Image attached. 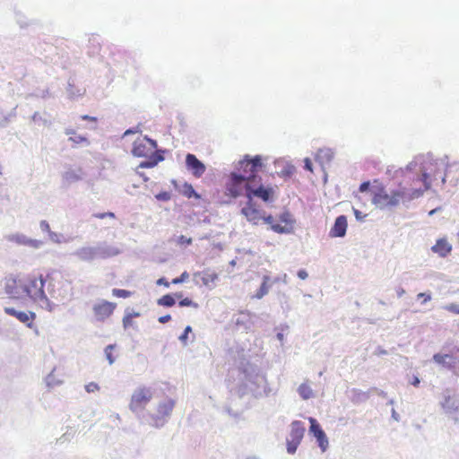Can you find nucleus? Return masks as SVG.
I'll use <instances>...</instances> for the list:
<instances>
[{
    "label": "nucleus",
    "mask_w": 459,
    "mask_h": 459,
    "mask_svg": "<svg viewBox=\"0 0 459 459\" xmlns=\"http://www.w3.org/2000/svg\"><path fill=\"white\" fill-rule=\"evenodd\" d=\"M262 221L267 224L270 225V229L276 232V233H279V234H282V233H288L289 232V229H287L286 226H281V223H276L274 221V219L272 215H267L265 216L264 213H263V219Z\"/></svg>",
    "instance_id": "nucleus-19"
},
{
    "label": "nucleus",
    "mask_w": 459,
    "mask_h": 459,
    "mask_svg": "<svg viewBox=\"0 0 459 459\" xmlns=\"http://www.w3.org/2000/svg\"><path fill=\"white\" fill-rule=\"evenodd\" d=\"M170 319H171L170 315H165L159 318V322L161 324H165V323L169 322Z\"/></svg>",
    "instance_id": "nucleus-46"
},
{
    "label": "nucleus",
    "mask_w": 459,
    "mask_h": 459,
    "mask_svg": "<svg viewBox=\"0 0 459 459\" xmlns=\"http://www.w3.org/2000/svg\"><path fill=\"white\" fill-rule=\"evenodd\" d=\"M298 276L299 278H300L301 280H305L307 278V273L305 271V270H299L298 272Z\"/></svg>",
    "instance_id": "nucleus-47"
},
{
    "label": "nucleus",
    "mask_w": 459,
    "mask_h": 459,
    "mask_svg": "<svg viewBox=\"0 0 459 459\" xmlns=\"http://www.w3.org/2000/svg\"><path fill=\"white\" fill-rule=\"evenodd\" d=\"M305 428L303 426V423L299 420H295L291 423V430H290V439L294 440L296 442H301L304 434H305Z\"/></svg>",
    "instance_id": "nucleus-17"
},
{
    "label": "nucleus",
    "mask_w": 459,
    "mask_h": 459,
    "mask_svg": "<svg viewBox=\"0 0 459 459\" xmlns=\"http://www.w3.org/2000/svg\"><path fill=\"white\" fill-rule=\"evenodd\" d=\"M191 331H192L191 326H189V325H188V326H186V327L185 328L184 333L180 335L179 340H180L181 342H186V340H187V335H188V333H189Z\"/></svg>",
    "instance_id": "nucleus-40"
},
{
    "label": "nucleus",
    "mask_w": 459,
    "mask_h": 459,
    "mask_svg": "<svg viewBox=\"0 0 459 459\" xmlns=\"http://www.w3.org/2000/svg\"><path fill=\"white\" fill-rule=\"evenodd\" d=\"M174 405L175 403L171 399H166L159 403L157 407V414L152 416V420L156 427L163 425L165 419L171 414Z\"/></svg>",
    "instance_id": "nucleus-10"
},
{
    "label": "nucleus",
    "mask_w": 459,
    "mask_h": 459,
    "mask_svg": "<svg viewBox=\"0 0 459 459\" xmlns=\"http://www.w3.org/2000/svg\"><path fill=\"white\" fill-rule=\"evenodd\" d=\"M4 312L9 316H14L28 327H31L33 325V322L36 318V314L34 312L17 311L13 307H4Z\"/></svg>",
    "instance_id": "nucleus-13"
},
{
    "label": "nucleus",
    "mask_w": 459,
    "mask_h": 459,
    "mask_svg": "<svg viewBox=\"0 0 459 459\" xmlns=\"http://www.w3.org/2000/svg\"><path fill=\"white\" fill-rule=\"evenodd\" d=\"M420 384V379L418 377L414 376L411 380V385L418 386Z\"/></svg>",
    "instance_id": "nucleus-51"
},
{
    "label": "nucleus",
    "mask_w": 459,
    "mask_h": 459,
    "mask_svg": "<svg viewBox=\"0 0 459 459\" xmlns=\"http://www.w3.org/2000/svg\"><path fill=\"white\" fill-rule=\"evenodd\" d=\"M67 134H70L69 141L74 144H89V141L86 137L76 134L74 131H67Z\"/></svg>",
    "instance_id": "nucleus-24"
},
{
    "label": "nucleus",
    "mask_w": 459,
    "mask_h": 459,
    "mask_svg": "<svg viewBox=\"0 0 459 459\" xmlns=\"http://www.w3.org/2000/svg\"><path fill=\"white\" fill-rule=\"evenodd\" d=\"M186 164L195 178H200L205 171V166L194 154L188 153L186 157Z\"/></svg>",
    "instance_id": "nucleus-14"
},
{
    "label": "nucleus",
    "mask_w": 459,
    "mask_h": 459,
    "mask_svg": "<svg viewBox=\"0 0 459 459\" xmlns=\"http://www.w3.org/2000/svg\"><path fill=\"white\" fill-rule=\"evenodd\" d=\"M369 187V182H364L362 183L360 186H359V191L360 192H364L366 190H368Z\"/></svg>",
    "instance_id": "nucleus-49"
},
{
    "label": "nucleus",
    "mask_w": 459,
    "mask_h": 459,
    "mask_svg": "<svg viewBox=\"0 0 459 459\" xmlns=\"http://www.w3.org/2000/svg\"><path fill=\"white\" fill-rule=\"evenodd\" d=\"M95 218L97 219H104V218H112L114 219L115 218V214L111 212H102V213H96L93 215Z\"/></svg>",
    "instance_id": "nucleus-39"
},
{
    "label": "nucleus",
    "mask_w": 459,
    "mask_h": 459,
    "mask_svg": "<svg viewBox=\"0 0 459 459\" xmlns=\"http://www.w3.org/2000/svg\"><path fill=\"white\" fill-rule=\"evenodd\" d=\"M133 325V314H126L123 318V325L125 328H128Z\"/></svg>",
    "instance_id": "nucleus-36"
},
{
    "label": "nucleus",
    "mask_w": 459,
    "mask_h": 459,
    "mask_svg": "<svg viewBox=\"0 0 459 459\" xmlns=\"http://www.w3.org/2000/svg\"><path fill=\"white\" fill-rule=\"evenodd\" d=\"M82 259H92L94 257V251L91 248L82 249L79 253Z\"/></svg>",
    "instance_id": "nucleus-30"
},
{
    "label": "nucleus",
    "mask_w": 459,
    "mask_h": 459,
    "mask_svg": "<svg viewBox=\"0 0 459 459\" xmlns=\"http://www.w3.org/2000/svg\"><path fill=\"white\" fill-rule=\"evenodd\" d=\"M333 153L330 150H323L320 149L316 154V160L318 161L320 164H323L325 161L328 162L332 160Z\"/></svg>",
    "instance_id": "nucleus-22"
},
{
    "label": "nucleus",
    "mask_w": 459,
    "mask_h": 459,
    "mask_svg": "<svg viewBox=\"0 0 459 459\" xmlns=\"http://www.w3.org/2000/svg\"><path fill=\"white\" fill-rule=\"evenodd\" d=\"M153 394L150 387L141 386L132 394L129 409L134 412L143 411L152 399Z\"/></svg>",
    "instance_id": "nucleus-8"
},
{
    "label": "nucleus",
    "mask_w": 459,
    "mask_h": 459,
    "mask_svg": "<svg viewBox=\"0 0 459 459\" xmlns=\"http://www.w3.org/2000/svg\"><path fill=\"white\" fill-rule=\"evenodd\" d=\"M183 195L187 197V198H191V197H195V198H200V195L198 194L195 193L194 187L192 186V185L190 184H187L186 183L184 186H183Z\"/></svg>",
    "instance_id": "nucleus-26"
},
{
    "label": "nucleus",
    "mask_w": 459,
    "mask_h": 459,
    "mask_svg": "<svg viewBox=\"0 0 459 459\" xmlns=\"http://www.w3.org/2000/svg\"><path fill=\"white\" fill-rule=\"evenodd\" d=\"M81 118L82 120H87V121H91V122H96L97 121V118L95 117H91V116H88V115H83L81 117Z\"/></svg>",
    "instance_id": "nucleus-48"
},
{
    "label": "nucleus",
    "mask_w": 459,
    "mask_h": 459,
    "mask_svg": "<svg viewBox=\"0 0 459 459\" xmlns=\"http://www.w3.org/2000/svg\"><path fill=\"white\" fill-rule=\"evenodd\" d=\"M444 309L450 313L459 315V305L458 304L451 303V304L446 305L444 307Z\"/></svg>",
    "instance_id": "nucleus-34"
},
{
    "label": "nucleus",
    "mask_w": 459,
    "mask_h": 459,
    "mask_svg": "<svg viewBox=\"0 0 459 459\" xmlns=\"http://www.w3.org/2000/svg\"><path fill=\"white\" fill-rule=\"evenodd\" d=\"M157 143L155 141L147 138H137L134 142L132 153L136 157H144L149 160L140 163V168H153L163 160L161 155L156 152Z\"/></svg>",
    "instance_id": "nucleus-2"
},
{
    "label": "nucleus",
    "mask_w": 459,
    "mask_h": 459,
    "mask_svg": "<svg viewBox=\"0 0 459 459\" xmlns=\"http://www.w3.org/2000/svg\"><path fill=\"white\" fill-rule=\"evenodd\" d=\"M418 299H423V303H426L427 301H429L431 299V296L430 294H427V293H419L418 294Z\"/></svg>",
    "instance_id": "nucleus-43"
},
{
    "label": "nucleus",
    "mask_w": 459,
    "mask_h": 459,
    "mask_svg": "<svg viewBox=\"0 0 459 459\" xmlns=\"http://www.w3.org/2000/svg\"><path fill=\"white\" fill-rule=\"evenodd\" d=\"M263 213L254 201L247 200L246 205L241 209V214L254 225H258L262 221Z\"/></svg>",
    "instance_id": "nucleus-11"
},
{
    "label": "nucleus",
    "mask_w": 459,
    "mask_h": 459,
    "mask_svg": "<svg viewBox=\"0 0 459 459\" xmlns=\"http://www.w3.org/2000/svg\"><path fill=\"white\" fill-rule=\"evenodd\" d=\"M182 296L181 293H176V297L180 298Z\"/></svg>",
    "instance_id": "nucleus-53"
},
{
    "label": "nucleus",
    "mask_w": 459,
    "mask_h": 459,
    "mask_svg": "<svg viewBox=\"0 0 459 459\" xmlns=\"http://www.w3.org/2000/svg\"><path fill=\"white\" fill-rule=\"evenodd\" d=\"M298 392H299V395L301 396V398L304 400H308L314 396L313 390L307 383H302L299 386Z\"/></svg>",
    "instance_id": "nucleus-21"
},
{
    "label": "nucleus",
    "mask_w": 459,
    "mask_h": 459,
    "mask_svg": "<svg viewBox=\"0 0 459 459\" xmlns=\"http://www.w3.org/2000/svg\"><path fill=\"white\" fill-rule=\"evenodd\" d=\"M157 303L160 306L169 307L174 306L176 301L172 295L166 294V295L162 296L160 299H159Z\"/></svg>",
    "instance_id": "nucleus-25"
},
{
    "label": "nucleus",
    "mask_w": 459,
    "mask_h": 459,
    "mask_svg": "<svg viewBox=\"0 0 459 459\" xmlns=\"http://www.w3.org/2000/svg\"><path fill=\"white\" fill-rule=\"evenodd\" d=\"M179 306L180 307H198V304L197 303H195L193 302L190 299L188 298H185L183 299L182 300L179 301Z\"/></svg>",
    "instance_id": "nucleus-35"
},
{
    "label": "nucleus",
    "mask_w": 459,
    "mask_h": 459,
    "mask_svg": "<svg viewBox=\"0 0 459 459\" xmlns=\"http://www.w3.org/2000/svg\"><path fill=\"white\" fill-rule=\"evenodd\" d=\"M452 250L451 245L446 239L441 238L432 247V251L442 257L446 256Z\"/></svg>",
    "instance_id": "nucleus-18"
},
{
    "label": "nucleus",
    "mask_w": 459,
    "mask_h": 459,
    "mask_svg": "<svg viewBox=\"0 0 459 459\" xmlns=\"http://www.w3.org/2000/svg\"><path fill=\"white\" fill-rule=\"evenodd\" d=\"M134 292L122 289H113L112 295L116 298L127 299L130 298Z\"/></svg>",
    "instance_id": "nucleus-28"
},
{
    "label": "nucleus",
    "mask_w": 459,
    "mask_h": 459,
    "mask_svg": "<svg viewBox=\"0 0 459 459\" xmlns=\"http://www.w3.org/2000/svg\"><path fill=\"white\" fill-rule=\"evenodd\" d=\"M263 166V160L260 155H255L253 158L249 155H245L236 165V172L247 180H255L259 178L256 174L262 169Z\"/></svg>",
    "instance_id": "nucleus-4"
},
{
    "label": "nucleus",
    "mask_w": 459,
    "mask_h": 459,
    "mask_svg": "<svg viewBox=\"0 0 459 459\" xmlns=\"http://www.w3.org/2000/svg\"><path fill=\"white\" fill-rule=\"evenodd\" d=\"M270 281V277L265 275L263 278V282L259 288V290L256 291L255 298V299H262L264 295H266L269 291V285L268 282Z\"/></svg>",
    "instance_id": "nucleus-23"
},
{
    "label": "nucleus",
    "mask_w": 459,
    "mask_h": 459,
    "mask_svg": "<svg viewBox=\"0 0 459 459\" xmlns=\"http://www.w3.org/2000/svg\"><path fill=\"white\" fill-rule=\"evenodd\" d=\"M132 314H133V318L140 316V313H138V312L132 313Z\"/></svg>",
    "instance_id": "nucleus-52"
},
{
    "label": "nucleus",
    "mask_w": 459,
    "mask_h": 459,
    "mask_svg": "<svg viewBox=\"0 0 459 459\" xmlns=\"http://www.w3.org/2000/svg\"><path fill=\"white\" fill-rule=\"evenodd\" d=\"M433 359L436 363L452 368L455 367V359L452 355L437 353L433 356Z\"/></svg>",
    "instance_id": "nucleus-20"
},
{
    "label": "nucleus",
    "mask_w": 459,
    "mask_h": 459,
    "mask_svg": "<svg viewBox=\"0 0 459 459\" xmlns=\"http://www.w3.org/2000/svg\"><path fill=\"white\" fill-rule=\"evenodd\" d=\"M26 244L30 245V247H33L37 248V247H39L41 245V241L30 239V240H28L26 242Z\"/></svg>",
    "instance_id": "nucleus-44"
},
{
    "label": "nucleus",
    "mask_w": 459,
    "mask_h": 459,
    "mask_svg": "<svg viewBox=\"0 0 459 459\" xmlns=\"http://www.w3.org/2000/svg\"><path fill=\"white\" fill-rule=\"evenodd\" d=\"M40 227H41V229H42V230H49V225H48V223L47 221H41V223H40Z\"/></svg>",
    "instance_id": "nucleus-50"
},
{
    "label": "nucleus",
    "mask_w": 459,
    "mask_h": 459,
    "mask_svg": "<svg viewBox=\"0 0 459 459\" xmlns=\"http://www.w3.org/2000/svg\"><path fill=\"white\" fill-rule=\"evenodd\" d=\"M300 442H296L294 440H288L287 441V451L289 454H294L299 446Z\"/></svg>",
    "instance_id": "nucleus-32"
},
{
    "label": "nucleus",
    "mask_w": 459,
    "mask_h": 459,
    "mask_svg": "<svg viewBox=\"0 0 459 459\" xmlns=\"http://www.w3.org/2000/svg\"><path fill=\"white\" fill-rule=\"evenodd\" d=\"M424 184V188H401L387 193L383 186H379L373 190L372 202L380 208L397 206L400 203L409 202L415 198L420 197L426 190L430 187L429 181V175L423 173L420 178L417 179Z\"/></svg>",
    "instance_id": "nucleus-1"
},
{
    "label": "nucleus",
    "mask_w": 459,
    "mask_h": 459,
    "mask_svg": "<svg viewBox=\"0 0 459 459\" xmlns=\"http://www.w3.org/2000/svg\"><path fill=\"white\" fill-rule=\"evenodd\" d=\"M347 230V219L344 215L336 218L333 228L331 229V237H343Z\"/></svg>",
    "instance_id": "nucleus-15"
},
{
    "label": "nucleus",
    "mask_w": 459,
    "mask_h": 459,
    "mask_svg": "<svg viewBox=\"0 0 459 459\" xmlns=\"http://www.w3.org/2000/svg\"><path fill=\"white\" fill-rule=\"evenodd\" d=\"M310 428L309 431L316 438L319 447L325 452L328 447V439L325 431L321 429L319 423L315 418H308Z\"/></svg>",
    "instance_id": "nucleus-12"
},
{
    "label": "nucleus",
    "mask_w": 459,
    "mask_h": 459,
    "mask_svg": "<svg viewBox=\"0 0 459 459\" xmlns=\"http://www.w3.org/2000/svg\"><path fill=\"white\" fill-rule=\"evenodd\" d=\"M117 304L108 300H101L92 307V311L96 320L103 322L114 313Z\"/></svg>",
    "instance_id": "nucleus-9"
},
{
    "label": "nucleus",
    "mask_w": 459,
    "mask_h": 459,
    "mask_svg": "<svg viewBox=\"0 0 459 459\" xmlns=\"http://www.w3.org/2000/svg\"><path fill=\"white\" fill-rule=\"evenodd\" d=\"M114 345H108L105 349V355L109 364H112L115 361V357L113 356Z\"/></svg>",
    "instance_id": "nucleus-31"
},
{
    "label": "nucleus",
    "mask_w": 459,
    "mask_h": 459,
    "mask_svg": "<svg viewBox=\"0 0 459 459\" xmlns=\"http://www.w3.org/2000/svg\"><path fill=\"white\" fill-rule=\"evenodd\" d=\"M261 178L255 180L251 179L247 192V199L254 201V198H258L263 202H272L274 199L275 189L272 186H264L261 184Z\"/></svg>",
    "instance_id": "nucleus-6"
},
{
    "label": "nucleus",
    "mask_w": 459,
    "mask_h": 459,
    "mask_svg": "<svg viewBox=\"0 0 459 459\" xmlns=\"http://www.w3.org/2000/svg\"><path fill=\"white\" fill-rule=\"evenodd\" d=\"M195 276L200 277L202 283L210 289L214 287L215 281L218 280V274L210 270H206L202 273H195Z\"/></svg>",
    "instance_id": "nucleus-16"
},
{
    "label": "nucleus",
    "mask_w": 459,
    "mask_h": 459,
    "mask_svg": "<svg viewBox=\"0 0 459 459\" xmlns=\"http://www.w3.org/2000/svg\"><path fill=\"white\" fill-rule=\"evenodd\" d=\"M4 292L10 299H18L25 296V276L11 274L4 279Z\"/></svg>",
    "instance_id": "nucleus-7"
},
{
    "label": "nucleus",
    "mask_w": 459,
    "mask_h": 459,
    "mask_svg": "<svg viewBox=\"0 0 459 459\" xmlns=\"http://www.w3.org/2000/svg\"><path fill=\"white\" fill-rule=\"evenodd\" d=\"M157 284L158 285H163L164 287L166 288H169V282L165 279V278H160L158 281H157Z\"/></svg>",
    "instance_id": "nucleus-45"
},
{
    "label": "nucleus",
    "mask_w": 459,
    "mask_h": 459,
    "mask_svg": "<svg viewBox=\"0 0 459 459\" xmlns=\"http://www.w3.org/2000/svg\"><path fill=\"white\" fill-rule=\"evenodd\" d=\"M189 278V273L185 271L184 273H181V275L178 278H174L171 281L172 284H179V283H182L184 282L185 281H186L187 279Z\"/></svg>",
    "instance_id": "nucleus-33"
},
{
    "label": "nucleus",
    "mask_w": 459,
    "mask_h": 459,
    "mask_svg": "<svg viewBox=\"0 0 459 459\" xmlns=\"http://www.w3.org/2000/svg\"><path fill=\"white\" fill-rule=\"evenodd\" d=\"M304 168L305 169L310 171V172H313V169H312V162H311V160L309 158H306L304 160Z\"/></svg>",
    "instance_id": "nucleus-42"
},
{
    "label": "nucleus",
    "mask_w": 459,
    "mask_h": 459,
    "mask_svg": "<svg viewBox=\"0 0 459 459\" xmlns=\"http://www.w3.org/2000/svg\"><path fill=\"white\" fill-rule=\"evenodd\" d=\"M250 182L251 179L247 180L240 174L235 171L230 172L225 183V195L234 199L243 195L247 197Z\"/></svg>",
    "instance_id": "nucleus-5"
},
{
    "label": "nucleus",
    "mask_w": 459,
    "mask_h": 459,
    "mask_svg": "<svg viewBox=\"0 0 459 459\" xmlns=\"http://www.w3.org/2000/svg\"><path fill=\"white\" fill-rule=\"evenodd\" d=\"M178 243L179 245H190V244H192V238H186V236L181 235L178 238Z\"/></svg>",
    "instance_id": "nucleus-38"
},
{
    "label": "nucleus",
    "mask_w": 459,
    "mask_h": 459,
    "mask_svg": "<svg viewBox=\"0 0 459 459\" xmlns=\"http://www.w3.org/2000/svg\"><path fill=\"white\" fill-rule=\"evenodd\" d=\"M156 198L158 200H161V201H168L170 199V195L168 192H161V193L156 195Z\"/></svg>",
    "instance_id": "nucleus-41"
},
{
    "label": "nucleus",
    "mask_w": 459,
    "mask_h": 459,
    "mask_svg": "<svg viewBox=\"0 0 459 459\" xmlns=\"http://www.w3.org/2000/svg\"><path fill=\"white\" fill-rule=\"evenodd\" d=\"M45 279L42 274L25 276V296L40 305L48 304V299L44 290Z\"/></svg>",
    "instance_id": "nucleus-3"
},
{
    "label": "nucleus",
    "mask_w": 459,
    "mask_h": 459,
    "mask_svg": "<svg viewBox=\"0 0 459 459\" xmlns=\"http://www.w3.org/2000/svg\"><path fill=\"white\" fill-rule=\"evenodd\" d=\"M125 134H132V131L127 130Z\"/></svg>",
    "instance_id": "nucleus-54"
},
{
    "label": "nucleus",
    "mask_w": 459,
    "mask_h": 459,
    "mask_svg": "<svg viewBox=\"0 0 459 459\" xmlns=\"http://www.w3.org/2000/svg\"><path fill=\"white\" fill-rule=\"evenodd\" d=\"M295 171L296 169L293 165H287L280 171L279 175L283 178H290L295 173Z\"/></svg>",
    "instance_id": "nucleus-29"
},
{
    "label": "nucleus",
    "mask_w": 459,
    "mask_h": 459,
    "mask_svg": "<svg viewBox=\"0 0 459 459\" xmlns=\"http://www.w3.org/2000/svg\"><path fill=\"white\" fill-rule=\"evenodd\" d=\"M280 222L281 226H286L289 229V232L292 228V221L289 212H283L280 215Z\"/></svg>",
    "instance_id": "nucleus-27"
},
{
    "label": "nucleus",
    "mask_w": 459,
    "mask_h": 459,
    "mask_svg": "<svg viewBox=\"0 0 459 459\" xmlns=\"http://www.w3.org/2000/svg\"><path fill=\"white\" fill-rule=\"evenodd\" d=\"M85 389L88 393H93L95 391H98L100 389L98 384L94 382H91L85 385Z\"/></svg>",
    "instance_id": "nucleus-37"
}]
</instances>
